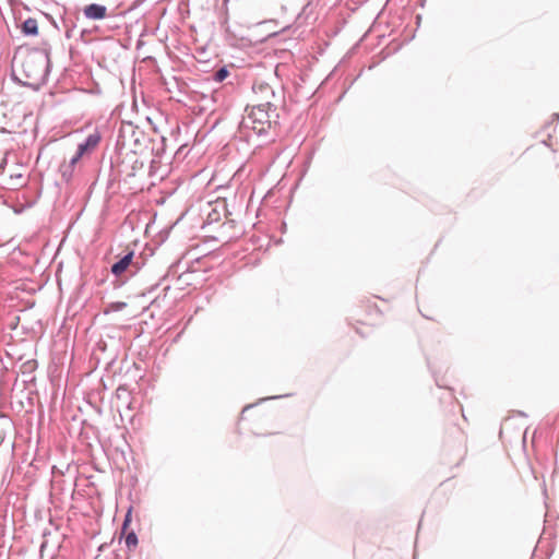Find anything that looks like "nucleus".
<instances>
[{"label": "nucleus", "mask_w": 559, "mask_h": 559, "mask_svg": "<svg viewBox=\"0 0 559 559\" xmlns=\"http://www.w3.org/2000/svg\"><path fill=\"white\" fill-rule=\"evenodd\" d=\"M21 67L27 79L25 85L37 88L47 81L50 67L49 55L44 50L31 51L23 58Z\"/></svg>", "instance_id": "1"}, {"label": "nucleus", "mask_w": 559, "mask_h": 559, "mask_svg": "<svg viewBox=\"0 0 559 559\" xmlns=\"http://www.w3.org/2000/svg\"><path fill=\"white\" fill-rule=\"evenodd\" d=\"M275 109L262 107L258 104H253L245 117L243 123L247 128L252 129L257 133L261 134L271 127L272 112Z\"/></svg>", "instance_id": "2"}, {"label": "nucleus", "mask_w": 559, "mask_h": 559, "mask_svg": "<svg viewBox=\"0 0 559 559\" xmlns=\"http://www.w3.org/2000/svg\"><path fill=\"white\" fill-rule=\"evenodd\" d=\"M254 93V103L262 107L274 108L273 100L275 98V93L273 88L267 83H255L253 85Z\"/></svg>", "instance_id": "3"}, {"label": "nucleus", "mask_w": 559, "mask_h": 559, "mask_svg": "<svg viewBox=\"0 0 559 559\" xmlns=\"http://www.w3.org/2000/svg\"><path fill=\"white\" fill-rule=\"evenodd\" d=\"M380 312L376 304L367 302L366 305L359 306L355 311V320L357 324H373L372 321L368 320L365 314L378 316Z\"/></svg>", "instance_id": "4"}, {"label": "nucleus", "mask_w": 559, "mask_h": 559, "mask_svg": "<svg viewBox=\"0 0 559 559\" xmlns=\"http://www.w3.org/2000/svg\"><path fill=\"white\" fill-rule=\"evenodd\" d=\"M83 14L88 20H102L107 14V8L102 4L92 3L84 7Z\"/></svg>", "instance_id": "5"}, {"label": "nucleus", "mask_w": 559, "mask_h": 559, "mask_svg": "<svg viewBox=\"0 0 559 559\" xmlns=\"http://www.w3.org/2000/svg\"><path fill=\"white\" fill-rule=\"evenodd\" d=\"M132 258H133V252H129L128 254L122 257L118 262L112 264V266H111L112 274H115L116 276L121 275L128 269V266L131 264Z\"/></svg>", "instance_id": "6"}, {"label": "nucleus", "mask_w": 559, "mask_h": 559, "mask_svg": "<svg viewBox=\"0 0 559 559\" xmlns=\"http://www.w3.org/2000/svg\"><path fill=\"white\" fill-rule=\"evenodd\" d=\"M22 32L25 35H37V33H38L37 21L32 17L25 20L22 24Z\"/></svg>", "instance_id": "7"}, {"label": "nucleus", "mask_w": 559, "mask_h": 559, "mask_svg": "<svg viewBox=\"0 0 559 559\" xmlns=\"http://www.w3.org/2000/svg\"><path fill=\"white\" fill-rule=\"evenodd\" d=\"M100 139L102 136L99 132L95 131L88 134V136L85 139L83 143L88 148V151L92 152L98 146Z\"/></svg>", "instance_id": "8"}, {"label": "nucleus", "mask_w": 559, "mask_h": 559, "mask_svg": "<svg viewBox=\"0 0 559 559\" xmlns=\"http://www.w3.org/2000/svg\"><path fill=\"white\" fill-rule=\"evenodd\" d=\"M124 543H126L128 550L135 549L139 544L136 534L133 531L128 532L126 534Z\"/></svg>", "instance_id": "9"}, {"label": "nucleus", "mask_w": 559, "mask_h": 559, "mask_svg": "<svg viewBox=\"0 0 559 559\" xmlns=\"http://www.w3.org/2000/svg\"><path fill=\"white\" fill-rule=\"evenodd\" d=\"M126 307H127V304L123 301L110 302L104 310V313L107 314L109 312L120 311V310L124 309Z\"/></svg>", "instance_id": "10"}, {"label": "nucleus", "mask_w": 559, "mask_h": 559, "mask_svg": "<svg viewBox=\"0 0 559 559\" xmlns=\"http://www.w3.org/2000/svg\"><path fill=\"white\" fill-rule=\"evenodd\" d=\"M73 168L69 167V164H64L61 166V175L63 178L69 180L72 177Z\"/></svg>", "instance_id": "11"}, {"label": "nucleus", "mask_w": 559, "mask_h": 559, "mask_svg": "<svg viewBox=\"0 0 559 559\" xmlns=\"http://www.w3.org/2000/svg\"><path fill=\"white\" fill-rule=\"evenodd\" d=\"M228 76V71L225 68L219 69L215 75L214 79L216 82H222Z\"/></svg>", "instance_id": "12"}, {"label": "nucleus", "mask_w": 559, "mask_h": 559, "mask_svg": "<svg viewBox=\"0 0 559 559\" xmlns=\"http://www.w3.org/2000/svg\"><path fill=\"white\" fill-rule=\"evenodd\" d=\"M76 153L79 154V156H82V157H83L85 154H88V153H91V152L88 151V148H87V147L84 145V143L82 142V143H80V144L78 145Z\"/></svg>", "instance_id": "13"}, {"label": "nucleus", "mask_w": 559, "mask_h": 559, "mask_svg": "<svg viewBox=\"0 0 559 559\" xmlns=\"http://www.w3.org/2000/svg\"><path fill=\"white\" fill-rule=\"evenodd\" d=\"M131 522V510L128 511V513L124 516V521L122 524V533H124Z\"/></svg>", "instance_id": "14"}, {"label": "nucleus", "mask_w": 559, "mask_h": 559, "mask_svg": "<svg viewBox=\"0 0 559 559\" xmlns=\"http://www.w3.org/2000/svg\"><path fill=\"white\" fill-rule=\"evenodd\" d=\"M82 158V156H79V154L75 152V154L71 157L70 162H69V167H72L74 168V166L76 165V163Z\"/></svg>", "instance_id": "15"}, {"label": "nucleus", "mask_w": 559, "mask_h": 559, "mask_svg": "<svg viewBox=\"0 0 559 559\" xmlns=\"http://www.w3.org/2000/svg\"><path fill=\"white\" fill-rule=\"evenodd\" d=\"M195 226H197V227H202V226H203V222H202V219L197 218Z\"/></svg>", "instance_id": "16"}, {"label": "nucleus", "mask_w": 559, "mask_h": 559, "mask_svg": "<svg viewBox=\"0 0 559 559\" xmlns=\"http://www.w3.org/2000/svg\"><path fill=\"white\" fill-rule=\"evenodd\" d=\"M185 147H186V145H182L181 147H179V150H177V154L181 153Z\"/></svg>", "instance_id": "17"}, {"label": "nucleus", "mask_w": 559, "mask_h": 559, "mask_svg": "<svg viewBox=\"0 0 559 559\" xmlns=\"http://www.w3.org/2000/svg\"><path fill=\"white\" fill-rule=\"evenodd\" d=\"M185 217H186V214H183L179 219H177V223H178L179 221H180V222H182V221L185 219Z\"/></svg>", "instance_id": "18"}]
</instances>
